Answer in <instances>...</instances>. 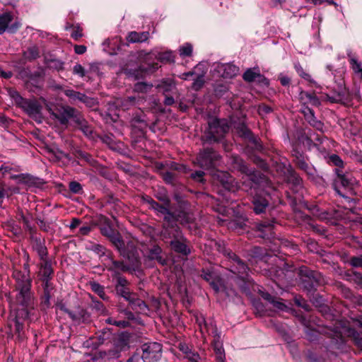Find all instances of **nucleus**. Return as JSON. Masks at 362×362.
Listing matches in <instances>:
<instances>
[{"label":"nucleus","instance_id":"obj_13","mask_svg":"<svg viewBox=\"0 0 362 362\" xmlns=\"http://www.w3.org/2000/svg\"><path fill=\"white\" fill-rule=\"evenodd\" d=\"M216 245L220 252L227 256L237 264L236 271L231 270L233 273L239 275H247L249 267L237 255L233 252L230 249L226 248L223 242L218 243Z\"/></svg>","mask_w":362,"mask_h":362},{"label":"nucleus","instance_id":"obj_40","mask_svg":"<svg viewBox=\"0 0 362 362\" xmlns=\"http://www.w3.org/2000/svg\"><path fill=\"white\" fill-rule=\"evenodd\" d=\"M313 136H315V134L312 133L311 131H309L308 133L301 134V135L298 137V140L303 144L308 146L309 148H310L312 146H315L313 143ZM314 139L317 140L320 143H322V141L318 135H316Z\"/></svg>","mask_w":362,"mask_h":362},{"label":"nucleus","instance_id":"obj_3","mask_svg":"<svg viewBox=\"0 0 362 362\" xmlns=\"http://www.w3.org/2000/svg\"><path fill=\"white\" fill-rule=\"evenodd\" d=\"M334 177L332 182V187L334 191L341 197L347 200L349 203L354 201L346 196L345 190L351 189L352 187L356 183V180L353 175L349 172H345L340 168H334Z\"/></svg>","mask_w":362,"mask_h":362},{"label":"nucleus","instance_id":"obj_30","mask_svg":"<svg viewBox=\"0 0 362 362\" xmlns=\"http://www.w3.org/2000/svg\"><path fill=\"white\" fill-rule=\"evenodd\" d=\"M33 242V247L35 251L37 253L40 257V259L42 261H45L49 259L47 258V249L45 246V241L44 239L40 238H35Z\"/></svg>","mask_w":362,"mask_h":362},{"label":"nucleus","instance_id":"obj_54","mask_svg":"<svg viewBox=\"0 0 362 362\" xmlns=\"http://www.w3.org/2000/svg\"><path fill=\"white\" fill-rule=\"evenodd\" d=\"M35 221L41 230L46 233H53L54 231V229L52 227L50 222L45 221L43 218L39 216L35 218Z\"/></svg>","mask_w":362,"mask_h":362},{"label":"nucleus","instance_id":"obj_12","mask_svg":"<svg viewBox=\"0 0 362 362\" xmlns=\"http://www.w3.org/2000/svg\"><path fill=\"white\" fill-rule=\"evenodd\" d=\"M129 261V272H141V262L136 247L132 243L127 244V248L120 253Z\"/></svg>","mask_w":362,"mask_h":362},{"label":"nucleus","instance_id":"obj_19","mask_svg":"<svg viewBox=\"0 0 362 362\" xmlns=\"http://www.w3.org/2000/svg\"><path fill=\"white\" fill-rule=\"evenodd\" d=\"M64 93L65 95L70 99L73 100H79L89 107H93L98 103L95 98L89 97L84 93L74 90L72 89L64 90Z\"/></svg>","mask_w":362,"mask_h":362},{"label":"nucleus","instance_id":"obj_57","mask_svg":"<svg viewBox=\"0 0 362 362\" xmlns=\"http://www.w3.org/2000/svg\"><path fill=\"white\" fill-rule=\"evenodd\" d=\"M305 119L312 127L319 131H322L324 124L315 117L314 112Z\"/></svg>","mask_w":362,"mask_h":362},{"label":"nucleus","instance_id":"obj_27","mask_svg":"<svg viewBox=\"0 0 362 362\" xmlns=\"http://www.w3.org/2000/svg\"><path fill=\"white\" fill-rule=\"evenodd\" d=\"M179 350L184 354L185 358L191 362H198L200 360V356L191 346L185 343H180L178 346Z\"/></svg>","mask_w":362,"mask_h":362},{"label":"nucleus","instance_id":"obj_6","mask_svg":"<svg viewBox=\"0 0 362 362\" xmlns=\"http://www.w3.org/2000/svg\"><path fill=\"white\" fill-rule=\"evenodd\" d=\"M343 329L340 322H336L332 325H327L323 328L325 334L330 339L327 349L332 353L337 354L335 351H342L345 345L344 339L341 330Z\"/></svg>","mask_w":362,"mask_h":362},{"label":"nucleus","instance_id":"obj_5","mask_svg":"<svg viewBox=\"0 0 362 362\" xmlns=\"http://www.w3.org/2000/svg\"><path fill=\"white\" fill-rule=\"evenodd\" d=\"M299 276L303 289L308 293L315 292L317 287L324 282L323 276L320 272L311 270L305 266L300 267Z\"/></svg>","mask_w":362,"mask_h":362},{"label":"nucleus","instance_id":"obj_59","mask_svg":"<svg viewBox=\"0 0 362 362\" xmlns=\"http://www.w3.org/2000/svg\"><path fill=\"white\" fill-rule=\"evenodd\" d=\"M202 277L210 284L212 288L216 291H218L219 287L218 284L214 280V274L209 271H202Z\"/></svg>","mask_w":362,"mask_h":362},{"label":"nucleus","instance_id":"obj_10","mask_svg":"<svg viewBox=\"0 0 362 362\" xmlns=\"http://www.w3.org/2000/svg\"><path fill=\"white\" fill-rule=\"evenodd\" d=\"M140 356L143 362H158L162 357V345L147 342L141 345Z\"/></svg>","mask_w":362,"mask_h":362},{"label":"nucleus","instance_id":"obj_64","mask_svg":"<svg viewBox=\"0 0 362 362\" xmlns=\"http://www.w3.org/2000/svg\"><path fill=\"white\" fill-rule=\"evenodd\" d=\"M76 157L81 160H85L90 165H93L95 162L90 154L81 150L76 151Z\"/></svg>","mask_w":362,"mask_h":362},{"label":"nucleus","instance_id":"obj_49","mask_svg":"<svg viewBox=\"0 0 362 362\" xmlns=\"http://www.w3.org/2000/svg\"><path fill=\"white\" fill-rule=\"evenodd\" d=\"M54 291V286H50L43 288V296L42 298V304L45 307L50 306V299L52 297L53 293Z\"/></svg>","mask_w":362,"mask_h":362},{"label":"nucleus","instance_id":"obj_36","mask_svg":"<svg viewBox=\"0 0 362 362\" xmlns=\"http://www.w3.org/2000/svg\"><path fill=\"white\" fill-rule=\"evenodd\" d=\"M91 299V308L94 310L98 315L106 316L109 315L108 310L105 308L104 304L98 300L95 296L89 295Z\"/></svg>","mask_w":362,"mask_h":362},{"label":"nucleus","instance_id":"obj_42","mask_svg":"<svg viewBox=\"0 0 362 362\" xmlns=\"http://www.w3.org/2000/svg\"><path fill=\"white\" fill-rule=\"evenodd\" d=\"M347 56L349 59L350 65L354 72L356 74L360 76L362 79V64L361 62L358 61V59L352 54V52L349 51L347 53Z\"/></svg>","mask_w":362,"mask_h":362},{"label":"nucleus","instance_id":"obj_47","mask_svg":"<svg viewBox=\"0 0 362 362\" xmlns=\"http://www.w3.org/2000/svg\"><path fill=\"white\" fill-rule=\"evenodd\" d=\"M229 90L226 83L216 82L214 84V92L216 97L221 98Z\"/></svg>","mask_w":362,"mask_h":362},{"label":"nucleus","instance_id":"obj_60","mask_svg":"<svg viewBox=\"0 0 362 362\" xmlns=\"http://www.w3.org/2000/svg\"><path fill=\"white\" fill-rule=\"evenodd\" d=\"M258 77H262L259 72H255L252 69H247L243 75V78L247 82H253Z\"/></svg>","mask_w":362,"mask_h":362},{"label":"nucleus","instance_id":"obj_55","mask_svg":"<svg viewBox=\"0 0 362 362\" xmlns=\"http://www.w3.org/2000/svg\"><path fill=\"white\" fill-rule=\"evenodd\" d=\"M327 163L336 166V168L344 169V163L342 159L337 154H332L327 157Z\"/></svg>","mask_w":362,"mask_h":362},{"label":"nucleus","instance_id":"obj_8","mask_svg":"<svg viewBox=\"0 0 362 362\" xmlns=\"http://www.w3.org/2000/svg\"><path fill=\"white\" fill-rule=\"evenodd\" d=\"M293 162L301 170L304 171L311 180H316L318 177L317 170L315 167L310 164L309 158L303 152L297 148L292 151Z\"/></svg>","mask_w":362,"mask_h":362},{"label":"nucleus","instance_id":"obj_34","mask_svg":"<svg viewBox=\"0 0 362 362\" xmlns=\"http://www.w3.org/2000/svg\"><path fill=\"white\" fill-rule=\"evenodd\" d=\"M149 33L144 31L137 33L136 31L129 32L127 36V40L131 43H138L146 42L149 37Z\"/></svg>","mask_w":362,"mask_h":362},{"label":"nucleus","instance_id":"obj_4","mask_svg":"<svg viewBox=\"0 0 362 362\" xmlns=\"http://www.w3.org/2000/svg\"><path fill=\"white\" fill-rule=\"evenodd\" d=\"M11 96L15 101L16 105L21 108L29 117L36 121H41L42 106L35 98H24L16 90L11 93Z\"/></svg>","mask_w":362,"mask_h":362},{"label":"nucleus","instance_id":"obj_53","mask_svg":"<svg viewBox=\"0 0 362 362\" xmlns=\"http://www.w3.org/2000/svg\"><path fill=\"white\" fill-rule=\"evenodd\" d=\"M168 214H165L163 216V223L162 226L168 225H178L177 221L178 218L175 215V213L171 211L170 209L167 211Z\"/></svg>","mask_w":362,"mask_h":362},{"label":"nucleus","instance_id":"obj_41","mask_svg":"<svg viewBox=\"0 0 362 362\" xmlns=\"http://www.w3.org/2000/svg\"><path fill=\"white\" fill-rule=\"evenodd\" d=\"M109 240L112 245L119 250V253L123 252L125 249L124 242L122 239L121 234L116 230L109 238Z\"/></svg>","mask_w":362,"mask_h":362},{"label":"nucleus","instance_id":"obj_62","mask_svg":"<svg viewBox=\"0 0 362 362\" xmlns=\"http://www.w3.org/2000/svg\"><path fill=\"white\" fill-rule=\"evenodd\" d=\"M25 55L26 59L29 61L36 59L40 57L39 49L36 46L30 47L28 48Z\"/></svg>","mask_w":362,"mask_h":362},{"label":"nucleus","instance_id":"obj_17","mask_svg":"<svg viewBox=\"0 0 362 362\" xmlns=\"http://www.w3.org/2000/svg\"><path fill=\"white\" fill-rule=\"evenodd\" d=\"M129 284V281L124 276H118L115 286L116 295L122 297L127 301L130 300L134 294L128 287Z\"/></svg>","mask_w":362,"mask_h":362},{"label":"nucleus","instance_id":"obj_28","mask_svg":"<svg viewBox=\"0 0 362 362\" xmlns=\"http://www.w3.org/2000/svg\"><path fill=\"white\" fill-rule=\"evenodd\" d=\"M54 270L52 267L51 260L47 259L42 261L40 264V270L38 273L39 279H52Z\"/></svg>","mask_w":362,"mask_h":362},{"label":"nucleus","instance_id":"obj_50","mask_svg":"<svg viewBox=\"0 0 362 362\" xmlns=\"http://www.w3.org/2000/svg\"><path fill=\"white\" fill-rule=\"evenodd\" d=\"M212 347L216 356V362H225L226 355L223 343H218L216 345H212Z\"/></svg>","mask_w":362,"mask_h":362},{"label":"nucleus","instance_id":"obj_21","mask_svg":"<svg viewBox=\"0 0 362 362\" xmlns=\"http://www.w3.org/2000/svg\"><path fill=\"white\" fill-rule=\"evenodd\" d=\"M216 176L223 187L226 189L230 192H235L238 189L237 182H235V178L228 173L220 171L216 174Z\"/></svg>","mask_w":362,"mask_h":362},{"label":"nucleus","instance_id":"obj_44","mask_svg":"<svg viewBox=\"0 0 362 362\" xmlns=\"http://www.w3.org/2000/svg\"><path fill=\"white\" fill-rule=\"evenodd\" d=\"M100 230L103 236L109 238L117 230L112 228L110 219L105 217L103 225L100 227Z\"/></svg>","mask_w":362,"mask_h":362},{"label":"nucleus","instance_id":"obj_56","mask_svg":"<svg viewBox=\"0 0 362 362\" xmlns=\"http://www.w3.org/2000/svg\"><path fill=\"white\" fill-rule=\"evenodd\" d=\"M23 177L25 179V182L29 185L34 186H40L43 183L42 180L36 177L31 176L30 175L21 174L19 175L13 176V178Z\"/></svg>","mask_w":362,"mask_h":362},{"label":"nucleus","instance_id":"obj_32","mask_svg":"<svg viewBox=\"0 0 362 362\" xmlns=\"http://www.w3.org/2000/svg\"><path fill=\"white\" fill-rule=\"evenodd\" d=\"M127 302L132 310L139 313H145L148 310L146 303L143 300L139 298L136 293Z\"/></svg>","mask_w":362,"mask_h":362},{"label":"nucleus","instance_id":"obj_23","mask_svg":"<svg viewBox=\"0 0 362 362\" xmlns=\"http://www.w3.org/2000/svg\"><path fill=\"white\" fill-rule=\"evenodd\" d=\"M142 199L144 203L149 205V209L154 211L158 216H163L168 214L167 211L170 209V205H165L163 203L160 204L149 196L143 197Z\"/></svg>","mask_w":362,"mask_h":362},{"label":"nucleus","instance_id":"obj_46","mask_svg":"<svg viewBox=\"0 0 362 362\" xmlns=\"http://www.w3.org/2000/svg\"><path fill=\"white\" fill-rule=\"evenodd\" d=\"M154 58L162 63H174V56L171 51L157 52L154 54Z\"/></svg>","mask_w":362,"mask_h":362},{"label":"nucleus","instance_id":"obj_18","mask_svg":"<svg viewBox=\"0 0 362 362\" xmlns=\"http://www.w3.org/2000/svg\"><path fill=\"white\" fill-rule=\"evenodd\" d=\"M214 71L222 78H232L238 75L239 68L231 63L218 64L214 69Z\"/></svg>","mask_w":362,"mask_h":362},{"label":"nucleus","instance_id":"obj_29","mask_svg":"<svg viewBox=\"0 0 362 362\" xmlns=\"http://www.w3.org/2000/svg\"><path fill=\"white\" fill-rule=\"evenodd\" d=\"M29 316V310L28 307H23L22 309L18 310L16 316L14 318L15 331L19 335L23 330V323L21 321V319L28 318Z\"/></svg>","mask_w":362,"mask_h":362},{"label":"nucleus","instance_id":"obj_20","mask_svg":"<svg viewBox=\"0 0 362 362\" xmlns=\"http://www.w3.org/2000/svg\"><path fill=\"white\" fill-rule=\"evenodd\" d=\"M169 246L173 252L180 254L182 256L187 257L192 252L189 246V241L185 235L177 240L170 241Z\"/></svg>","mask_w":362,"mask_h":362},{"label":"nucleus","instance_id":"obj_25","mask_svg":"<svg viewBox=\"0 0 362 362\" xmlns=\"http://www.w3.org/2000/svg\"><path fill=\"white\" fill-rule=\"evenodd\" d=\"M147 258L150 260H156L162 266L167 264V259L163 256V250L158 245H154L149 249Z\"/></svg>","mask_w":362,"mask_h":362},{"label":"nucleus","instance_id":"obj_51","mask_svg":"<svg viewBox=\"0 0 362 362\" xmlns=\"http://www.w3.org/2000/svg\"><path fill=\"white\" fill-rule=\"evenodd\" d=\"M131 125L134 127H138L141 129L146 128L148 124L145 121L144 116L141 115L136 114L131 119Z\"/></svg>","mask_w":362,"mask_h":362},{"label":"nucleus","instance_id":"obj_33","mask_svg":"<svg viewBox=\"0 0 362 362\" xmlns=\"http://www.w3.org/2000/svg\"><path fill=\"white\" fill-rule=\"evenodd\" d=\"M245 175L257 188L267 181V177L263 173L255 170L250 169V173H245Z\"/></svg>","mask_w":362,"mask_h":362},{"label":"nucleus","instance_id":"obj_45","mask_svg":"<svg viewBox=\"0 0 362 362\" xmlns=\"http://www.w3.org/2000/svg\"><path fill=\"white\" fill-rule=\"evenodd\" d=\"M45 64L49 69L61 71L64 69V63L60 59L56 58H45Z\"/></svg>","mask_w":362,"mask_h":362},{"label":"nucleus","instance_id":"obj_38","mask_svg":"<svg viewBox=\"0 0 362 362\" xmlns=\"http://www.w3.org/2000/svg\"><path fill=\"white\" fill-rule=\"evenodd\" d=\"M160 175L167 185H170L174 187H177L180 185L177 173L171 171H163Z\"/></svg>","mask_w":362,"mask_h":362},{"label":"nucleus","instance_id":"obj_22","mask_svg":"<svg viewBox=\"0 0 362 362\" xmlns=\"http://www.w3.org/2000/svg\"><path fill=\"white\" fill-rule=\"evenodd\" d=\"M74 123L86 138L88 139H94V128L84 118L81 112Z\"/></svg>","mask_w":362,"mask_h":362},{"label":"nucleus","instance_id":"obj_43","mask_svg":"<svg viewBox=\"0 0 362 362\" xmlns=\"http://www.w3.org/2000/svg\"><path fill=\"white\" fill-rule=\"evenodd\" d=\"M13 21V16L10 13H4L0 15V35L7 31L9 24Z\"/></svg>","mask_w":362,"mask_h":362},{"label":"nucleus","instance_id":"obj_15","mask_svg":"<svg viewBox=\"0 0 362 362\" xmlns=\"http://www.w3.org/2000/svg\"><path fill=\"white\" fill-rule=\"evenodd\" d=\"M159 68L157 63L149 64L147 68L139 66L137 69H124V73L127 78L137 81L144 77V73H153Z\"/></svg>","mask_w":362,"mask_h":362},{"label":"nucleus","instance_id":"obj_26","mask_svg":"<svg viewBox=\"0 0 362 362\" xmlns=\"http://www.w3.org/2000/svg\"><path fill=\"white\" fill-rule=\"evenodd\" d=\"M259 294L261 297L272 304L278 310L284 311L288 309L287 305L282 302L281 298L277 299L275 296H272L267 291H260Z\"/></svg>","mask_w":362,"mask_h":362},{"label":"nucleus","instance_id":"obj_14","mask_svg":"<svg viewBox=\"0 0 362 362\" xmlns=\"http://www.w3.org/2000/svg\"><path fill=\"white\" fill-rule=\"evenodd\" d=\"M184 234L178 225L162 226L160 231L161 239L168 245L170 241H175L182 238Z\"/></svg>","mask_w":362,"mask_h":362},{"label":"nucleus","instance_id":"obj_31","mask_svg":"<svg viewBox=\"0 0 362 362\" xmlns=\"http://www.w3.org/2000/svg\"><path fill=\"white\" fill-rule=\"evenodd\" d=\"M108 271L112 273L113 278L118 279V276H122L120 272H129V268L122 261L112 260V267L108 268Z\"/></svg>","mask_w":362,"mask_h":362},{"label":"nucleus","instance_id":"obj_24","mask_svg":"<svg viewBox=\"0 0 362 362\" xmlns=\"http://www.w3.org/2000/svg\"><path fill=\"white\" fill-rule=\"evenodd\" d=\"M252 203L253 211L256 214L264 213L269 206V200L257 193H255L253 196Z\"/></svg>","mask_w":362,"mask_h":362},{"label":"nucleus","instance_id":"obj_16","mask_svg":"<svg viewBox=\"0 0 362 362\" xmlns=\"http://www.w3.org/2000/svg\"><path fill=\"white\" fill-rule=\"evenodd\" d=\"M286 177L287 182L291 185L294 192H299L300 190L303 189V180L292 167L287 169Z\"/></svg>","mask_w":362,"mask_h":362},{"label":"nucleus","instance_id":"obj_11","mask_svg":"<svg viewBox=\"0 0 362 362\" xmlns=\"http://www.w3.org/2000/svg\"><path fill=\"white\" fill-rule=\"evenodd\" d=\"M80 113L81 112L73 107L61 105L56 107V109L51 112V115L57 119L61 124L66 125L70 119L74 122Z\"/></svg>","mask_w":362,"mask_h":362},{"label":"nucleus","instance_id":"obj_35","mask_svg":"<svg viewBox=\"0 0 362 362\" xmlns=\"http://www.w3.org/2000/svg\"><path fill=\"white\" fill-rule=\"evenodd\" d=\"M231 164L233 168L240 172L241 173H250V168L245 161L238 156H233L231 157Z\"/></svg>","mask_w":362,"mask_h":362},{"label":"nucleus","instance_id":"obj_9","mask_svg":"<svg viewBox=\"0 0 362 362\" xmlns=\"http://www.w3.org/2000/svg\"><path fill=\"white\" fill-rule=\"evenodd\" d=\"M221 156L213 148L207 147L201 150L197 157V163L204 169L214 168Z\"/></svg>","mask_w":362,"mask_h":362},{"label":"nucleus","instance_id":"obj_1","mask_svg":"<svg viewBox=\"0 0 362 362\" xmlns=\"http://www.w3.org/2000/svg\"><path fill=\"white\" fill-rule=\"evenodd\" d=\"M13 278L16 281V288L18 291L16 296L17 303L23 307H28L31 302V279L29 274L22 271L13 269Z\"/></svg>","mask_w":362,"mask_h":362},{"label":"nucleus","instance_id":"obj_61","mask_svg":"<svg viewBox=\"0 0 362 362\" xmlns=\"http://www.w3.org/2000/svg\"><path fill=\"white\" fill-rule=\"evenodd\" d=\"M152 87V84L147 83L145 82H137L134 84L133 90L136 93H146L148 90H150Z\"/></svg>","mask_w":362,"mask_h":362},{"label":"nucleus","instance_id":"obj_39","mask_svg":"<svg viewBox=\"0 0 362 362\" xmlns=\"http://www.w3.org/2000/svg\"><path fill=\"white\" fill-rule=\"evenodd\" d=\"M91 290L96 293L102 300L110 301V297L105 291V287L97 281H90L89 283Z\"/></svg>","mask_w":362,"mask_h":362},{"label":"nucleus","instance_id":"obj_37","mask_svg":"<svg viewBox=\"0 0 362 362\" xmlns=\"http://www.w3.org/2000/svg\"><path fill=\"white\" fill-rule=\"evenodd\" d=\"M227 227L237 233H243L247 228L246 219L239 218L231 220L228 222Z\"/></svg>","mask_w":362,"mask_h":362},{"label":"nucleus","instance_id":"obj_58","mask_svg":"<svg viewBox=\"0 0 362 362\" xmlns=\"http://www.w3.org/2000/svg\"><path fill=\"white\" fill-rule=\"evenodd\" d=\"M300 98L301 100H303L304 98L308 99L313 105L319 106L320 105L319 98L315 94L301 91L300 93Z\"/></svg>","mask_w":362,"mask_h":362},{"label":"nucleus","instance_id":"obj_2","mask_svg":"<svg viewBox=\"0 0 362 362\" xmlns=\"http://www.w3.org/2000/svg\"><path fill=\"white\" fill-rule=\"evenodd\" d=\"M13 278L16 281V288L18 291L16 296L17 303L23 307H28L31 302V279L29 274L22 271L13 269Z\"/></svg>","mask_w":362,"mask_h":362},{"label":"nucleus","instance_id":"obj_48","mask_svg":"<svg viewBox=\"0 0 362 362\" xmlns=\"http://www.w3.org/2000/svg\"><path fill=\"white\" fill-rule=\"evenodd\" d=\"M294 69L300 77L310 83H316V82L312 78L311 76L303 69L300 62H296L294 63Z\"/></svg>","mask_w":362,"mask_h":362},{"label":"nucleus","instance_id":"obj_7","mask_svg":"<svg viewBox=\"0 0 362 362\" xmlns=\"http://www.w3.org/2000/svg\"><path fill=\"white\" fill-rule=\"evenodd\" d=\"M229 128L226 120L214 119L209 122V129L206 131L203 141L210 144L219 142L228 132Z\"/></svg>","mask_w":362,"mask_h":362},{"label":"nucleus","instance_id":"obj_63","mask_svg":"<svg viewBox=\"0 0 362 362\" xmlns=\"http://www.w3.org/2000/svg\"><path fill=\"white\" fill-rule=\"evenodd\" d=\"M192 45L189 42L185 43L179 48V54L182 57H190L192 54Z\"/></svg>","mask_w":362,"mask_h":362},{"label":"nucleus","instance_id":"obj_52","mask_svg":"<svg viewBox=\"0 0 362 362\" xmlns=\"http://www.w3.org/2000/svg\"><path fill=\"white\" fill-rule=\"evenodd\" d=\"M258 230L262 233L259 235L262 238H265L269 234H271L273 229V225L269 222H262L257 226Z\"/></svg>","mask_w":362,"mask_h":362}]
</instances>
